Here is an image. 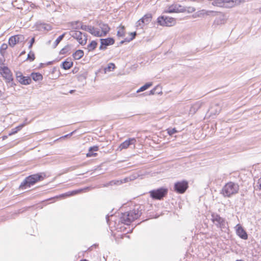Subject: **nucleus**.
<instances>
[{"label":"nucleus","instance_id":"f257e3e1","mask_svg":"<svg viewBox=\"0 0 261 261\" xmlns=\"http://www.w3.org/2000/svg\"><path fill=\"white\" fill-rule=\"evenodd\" d=\"M141 206L135 208L132 211L122 214L120 218V221L125 224L129 225L130 223L137 219L142 214Z\"/></svg>","mask_w":261,"mask_h":261},{"label":"nucleus","instance_id":"f03ea898","mask_svg":"<svg viewBox=\"0 0 261 261\" xmlns=\"http://www.w3.org/2000/svg\"><path fill=\"white\" fill-rule=\"evenodd\" d=\"M239 189V186L237 183L229 181L223 187L220 191V194L224 197L229 198L237 194Z\"/></svg>","mask_w":261,"mask_h":261},{"label":"nucleus","instance_id":"7ed1b4c3","mask_svg":"<svg viewBox=\"0 0 261 261\" xmlns=\"http://www.w3.org/2000/svg\"><path fill=\"white\" fill-rule=\"evenodd\" d=\"M43 179V177L39 174H35L27 177L20 185L19 188L21 190H25L34 185L36 182Z\"/></svg>","mask_w":261,"mask_h":261},{"label":"nucleus","instance_id":"20e7f679","mask_svg":"<svg viewBox=\"0 0 261 261\" xmlns=\"http://www.w3.org/2000/svg\"><path fill=\"white\" fill-rule=\"evenodd\" d=\"M211 217V220L218 228L222 229L227 227V222L226 220L223 218L221 217L220 215L213 213L212 214Z\"/></svg>","mask_w":261,"mask_h":261},{"label":"nucleus","instance_id":"39448f33","mask_svg":"<svg viewBox=\"0 0 261 261\" xmlns=\"http://www.w3.org/2000/svg\"><path fill=\"white\" fill-rule=\"evenodd\" d=\"M158 25L162 27H171L175 24V18L165 16H159L157 19Z\"/></svg>","mask_w":261,"mask_h":261},{"label":"nucleus","instance_id":"423d86ee","mask_svg":"<svg viewBox=\"0 0 261 261\" xmlns=\"http://www.w3.org/2000/svg\"><path fill=\"white\" fill-rule=\"evenodd\" d=\"M70 35L71 37L75 39L81 45L86 44L87 40L86 34L83 33L81 31L74 30L70 32Z\"/></svg>","mask_w":261,"mask_h":261},{"label":"nucleus","instance_id":"0eeeda50","mask_svg":"<svg viewBox=\"0 0 261 261\" xmlns=\"http://www.w3.org/2000/svg\"><path fill=\"white\" fill-rule=\"evenodd\" d=\"M152 18V15L151 13H148L146 14L136 22V29H143L146 25L148 24L151 22Z\"/></svg>","mask_w":261,"mask_h":261},{"label":"nucleus","instance_id":"6e6552de","mask_svg":"<svg viewBox=\"0 0 261 261\" xmlns=\"http://www.w3.org/2000/svg\"><path fill=\"white\" fill-rule=\"evenodd\" d=\"M168 193L166 188H161L149 192L150 197L154 199L161 200L165 197Z\"/></svg>","mask_w":261,"mask_h":261},{"label":"nucleus","instance_id":"1a4fd4ad","mask_svg":"<svg viewBox=\"0 0 261 261\" xmlns=\"http://www.w3.org/2000/svg\"><path fill=\"white\" fill-rule=\"evenodd\" d=\"M186 11V8L178 4H174L169 6L165 10L164 12L166 13H181Z\"/></svg>","mask_w":261,"mask_h":261},{"label":"nucleus","instance_id":"9d476101","mask_svg":"<svg viewBox=\"0 0 261 261\" xmlns=\"http://www.w3.org/2000/svg\"><path fill=\"white\" fill-rule=\"evenodd\" d=\"M188 188V182L186 180L177 181L174 184V190L178 193H184Z\"/></svg>","mask_w":261,"mask_h":261},{"label":"nucleus","instance_id":"9b49d317","mask_svg":"<svg viewBox=\"0 0 261 261\" xmlns=\"http://www.w3.org/2000/svg\"><path fill=\"white\" fill-rule=\"evenodd\" d=\"M212 4L217 7L231 8L235 5V3L233 0H216Z\"/></svg>","mask_w":261,"mask_h":261},{"label":"nucleus","instance_id":"f8f14e48","mask_svg":"<svg viewBox=\"0 0 261 261\" xmlns=\"http://www.w3.org/2000/svg\"><path fill=\"white\" fill-rule=\"evenodd\" d=\"M0 73L7 82L10 83L13 81L12 74L10 70L7 67H1Z\"/></svg>","mask_w":261,"mask_h":261},{"label":"nucleus","instance_id":"ddd939ff","mask_svg":"<svg viewBox=\"0 0 261 261\" xmlns=\"http://www.w3.org/2000/svg\"><path fill=\"white\" fill-rule=\"evenodd\" d=\"M16 77L17 80L21 84L29 85L31 83V78L29 76H24L21 72H16Z\"/></svg>","mask_w":261,"mask_h":261},{"label":"nucleus","instance_id":"4468645a","mask_svg":"<svg viewBox=\"0 0 261 261\" xmlns=\"http://www.w3.org/2000/svg\"><path fill=\"white\" fill-rule=\"evenodd\" d=\"M24 37L22 35H16L11 36L9 39L10 46L13 47L17 43L22 42L24 41Z\"/></svg>","mask_w":261,"mask_h":261},{"label":"nucleus","instance_id":"2eb2a0df","mask_svg":"<svg viewBox=\"0 0 261 261\" xmlns=\"http://www.w3.org/2000/svg\"><path fill=\"white\" fill-rule=\"evenodd\" d=\"M136 142L135 138H129L128 140H125L121 143L118 148V150L121 151L122 149L127 148L130 145H135Z\"/></svg>","mask_w":261,"mask_h":261},{"label":"nucleus","instance_id":"dca6fc26","mask_svg":"<svg viewBox=\"0 0 261 261\" xmlns=\"http://www.w3.org/2000/svg\"><path fill=\"white\" fill-rule=\"evenodd\" d=\"M98 26L101 30V31H100V34H101V37L106 36L110 30V28L109 27L108 24L102 22L99 23Z\"/></svg>","mask_w":261,"mask_h":261},{"label":"nucleus","instance_id":"f3484780","mask_svg":"<svg viewBox=\"0 0 261 261\" xmlns=\"http://www.w3.org/2000/svg\"><path fill=\"white\" fill-rule=\"evenodd\" d=\"M236 233L241 239L246 240L248 238V236L245 230L240 225L238 224L236 226Z\"/></svg>","mask_w":261,"mask_h":261},{"label":"nucleus","instance_id":"a211bd4d","mask_svg":"<svg viewBox=\"0 0 261 261\" xmlns=\"http://www.w3.org/2000/svg\"><path fill=\"white\" fill-rule=\"evenodd\" d=\"M88 189H89V188L87 187V188H84V189H79V190H73L72 191H69L64 194L60 195L59 196L65 197L73 196V195L77 194L83 191H86V190H88Z\"/></svg>","mask_w":261,"mask_h":261},{"label":"nucleus","instance_id":"6ab92c4d","mask_svg":"<svg viewBox=\"0 0 261 261\" xmlns=\"http://www.w3.org/2000/svg\"><path fill=\"white\" fill-rule=\"evenodd\" d=\"M29 123V122H28L27 119H25L24 122L23 123L20 124L19 125L17 126V127L14 128H12L11 130V132L9 134V135L11 136L16 134L18 131L20 130L23 128V127H24L25 125Z\"/></svg>","mask_w":261,"mask_h":261},{"label":"nucleus","instance_id":"aec40b11","mask_svg":"<svg viewBox=\"0 0 261 261\" xmlns=\"http://www.w3.org/2000/svg\"><path fill=\"white\" fill-rule=\"evenodd\" d=\"M98 146H93L89 148L88 152L86 154V156L87 157H92V156H96L97 155V153L95 152L98 150Z\"/></svg>","mask_w":261,"mask_h":261},{"label":"nucleus","instance_id":"412c9836","mask_svg":"<svg viewBox=\"0 0 261 261\" xmlns=\"http://www.w3.org/2000/svg\"><path fill=\"white\" fill-rule=\"evenodd\" d=\"M198 16H203L204 15H213L215 16L217 14V12L211 10H201L199 11L198 12Z\"/></svg>","mask_w":261,"mask_h":261},{"label":"nucleus","instance_id":"4be33fe9","mask_svg":"<svg viewBox=\"0 0 261 261\" xmlns=\"http://www.w3.org/2000/svg\"><path fill=\"white\" fill-rule=\"evenodd\" d=\"M100 43H102V45H105V46H107L111 45H113L115 43V40L112 38H107L106 39H100Z\"/></svg>","mask_w":261,"mask_h":261},{"label":"nucleus","instance_id":"5701e85b","mask_svg":"<svg viewBox=\"0 0 261 261\" xmlns=\"http://www.w3.org/2000/svg\"><path fill=\"white\" fill-rule=\"evenodd\" d=\"M73 65V62L71 59H67L66 61H64L61 65V67L65 70L70 69Z\"/></svg>","mask_w":261,"mask_h":261},{"label":"nucleus","instance_id":"b1692460","mask_svg":"<svg viewBox=\"0 0 261 261\" xmlns=\"http://www.w3.org/2000/svg\"><path fill=\"white\" fill-rule=\"evenodd\" d=\"M88 32L96 37H101V34H100L99 30L97 28H94L92 25H91L90 27V30H89Z\"/></svg>","mask_w":261,"mask_h":261},{"label":"nucleus","instance_id":"393cba45","mask_svg":"<svg viewBox=\"0 0 261 261\" xmlns=\"http://www.w3.org/2000/svg\"><path fill=\"white\" fill-rule=\"evenodd\" d=\"M203 105V102L201 101H198L195 102L194 104L192 105L190 111L196 112L199 109H200Z\"/></svg>","mask_w":261,"mask_h":261},{"label":"nucleus","instance_id":"a878e982","mask_svg":"<svg viewBox=\"0 0 261 261\" xmlns=\"http://www.w3.org/2000/svg\"><path fill=\"white\" fill-rule=\"evenodd\" d=\"M84 56V52L82 50H77L72 55L73 58L75 60H79Z\"/></svg>","mask_w":261,"mask_h":261},{"label":"nucleus","instance_id":"bb28decb","mask_svg":"<svg viewBox=\"0 0 261 261\" xmlns=\"http://www.w3.org/2000/svg\"><path fill=\"white\" fill-rule=\"evenodd\" d=\"M220 110L221 109L219 106L218 104H216L214 106L212 107L209 111H211V114L216 115L218 114L220 112Z\"/></svg>","mask_w":261,"mask_h":261},{"label":"nucleus","instance_id":"cd10ccee","mask_svg":"<svg viewBox=\"0 0 261 261\" xmlns=\"http://www.w3.org/2000/svg\"><path fill=\"white\" fill-rule=\"evenodd\" d=\"M31 77L36 82L41 81L43 79L42 74L39 73H33L31 74Z\"/></svg>","mask_w":261,"mask_h":261},{"label":"nucleus","instance_id":"c85d7f7f","mask_svg":"<svg viewBox=\"0 0 261 261\" xmlns=\"http://www.w3.org/2000/svg\"><path fill=\"white\" fill-rule=\"evenodd\" d=\"M161 93H162V91L160 89V87L159 86H156L149 91V95H154L156 94H159Z\"/></svg>","mask_w":261,"mask_h":261},{"label":"nucleus","instance_id":"c756f323","mask_svg":"<svg viewBox=\"0 0 261 261\" xmlns=\"http://www.w3.org/2000/svg\"><path fill=\"white\" fill-rule=\"evenodd\" d=\"M97 43L95 41H92L87 46V49L89 51L93 50L97 46Z\"/></svg>","mask_w":261,"mask_h":261},{"label":"nucleus","instance_id":"7c9ffc66","mask_svg":"<svg viewBox=\"0 0 261 261\" xmlns=\"http://www.w3.org/2000/svg\"><path fill=\"white\" fill-rule=\"evenodd\" d=\"M152 84L151 83H147L145 84L144 86H142L140 89H139L137 91V92L139 93V92L145 91V90L147 89L148 88L151 87L152 86Z\"/></svg>","mask_w":261,"mask_h":261},{"label":"nucleus","instance_id":"2f4dec72","mask_svg":"<svg viewBox=\"0 0 261 261\" xmlns=\"http://www.w3.org/2000/svg\"><path fill=\"white\" fill-rule=\"evenodd\" d=\"M117 35L118 37H124L125 35L124 32V26H120L119 29L117 33Z\"/></svg>","mask_w":261,"mask_h":261},{"label":"nucleus","instance_id":"473e14b6","mask_svg":"<svg viewBox=\"0 0 261 261\" xmlns=\"http://www.w3.org/2000/svg\"><path fill=\"white\" fill-rule=\"evenodd\" d=\"M65 35V33H64L57 38V39L55 40V41L54 42L55 47H56L58 45V44L60 42V41L63 39Z\"/></svg>","mask_w":261,"mask_h":261},{"label":"nucleus","instance_id":"72a5a7b5","mask_svg":"<svg viewBox=\"0 0 261 261\" xmlns=\"http://www.w3.org/2000/svg\"><path fill=\"white\" fill-rule=\"evenodd\" d=\"M69 50H70V46L68 45H66L60 50V54H61V55L66 54L67 53H68L69 51Z\"/></svg>","mask_w":261,"mask_h":261},{"label":"nucleus","instance_id":"f704fd0d","mask_svg":"<svg viewBox=\"0 0 261 261\" xmlns=\"http://www.w3.org/2000/svg\"><path fill=\"white\" fill-rule=\"evenodd\" d=\"M115 68V65L113 63H110L108 64V66L107 68H105V72L106 71H110L111 69L113 70Z\"/></svg>","mask_w":261,"mask_h":261},{"label":"nucleus","instance_id":"c9c22d12","mask_svg":"<svg viewBox=\"0 0 261 261\" xmlns=\"http://www.w3.org/2000/svg\"><path fill=\"white\" fill-rule=\"evenodd\" d=\"M28 60L30 61H33L35 59V55L33 53L30 51V53L28 55Z\"/></svg>","mask_w":261,"mask_h":261},{"label":"nucleus","instance_id":"e433bc0d","mask_svg":"<svg viewBox=\"0 0 261 261\" xmlns=\"http://www.w3.org/2000/svg\"><path fill=\"white\" fill-rule=\"evenodd\" d=\"M168 134L170 136L173 135L174 134L176 133L177 132V130L175 128H168L167 129Z\"/></svg>","mask_w":261,"mask_h":261},{"label":"nucleus","instance_id":"4c0bfd02","mask_svg":"<svg viewBox=\"0 0 261 261\" xmlns=\"http://www.w3.org/2000/svg\"><path fill=\"white\" fill-rule=\"evenodd\" d=\"M136 35V33L135 32L130 33V36H131V37L129 39L125 38V40L127 42H129L130 41L133 40L135 38Z\"/></svg>","mask_w":261,"mask_h":261},{"label":"nucleus","instance_id":"58836bf2","mask_svg":"<svg viewBox=\"0 0 261 261\" xmlns=\"http://www.w3.org/2000/svg\"><path fill=\"white\" fill-rule=\"evenodd\" d=\"M186 12H188V13H192L195 11V9L193 7H186Z\"/></svg>","mask_w":261,"mask_h":261},{"label":"nucleus","instance_id":"ea45409f","mask_svg":"<svg viewBox=\"0 0 261 261\" xmlns=\"http://www.w3.org/2000/svg\"><path fill=\"white\" fill-rule=\"evenodd\" d=\"M90 27H91V25H82L81 26V29L83 30H85L87 32H89V30H90Z\"/></svg>","mask_w":261,"mask_h":261},{"label":"nucleus","instance_id":"a19ab883","mask_svg":"<svg viewBox=\"0 0 261 261\" xmlns=\"http://www.w3.org/2000/svg\"><path fill=\"white\" fill-rule=\"evenodd\" d=\"M34 42H35V38H32L30 41V45L29 46V48L30 49H31L32 48V45H33V43H34Z\"/></svg>","mask_w":261,"mask_h":261},{"label":"nucleus","instance_id":"79ce46f5","mask_svg":"<svg viewBox=\"0 0 261 261\" xmlns=\"http://www.w3.org/2000/svg\"><path fill=\"white\" fill-rule=\"evenodd\" d=\"M107 47L105 46V45H102V43H100V45L99 46V49L100 50H105L106 49Z\"/></svg>","mask_w":261,"mask_h":261},{"label":"nucleus","instance_id":"37998d69","mask_svg":"<svg viewBox=\"0 0 261 261\" xmlns=\"http://www.w3.org/2000/svg\"><path fill=\"white\" fill-rule=\"evenodd\" d=\"M75 132V130H74V131L72 132L71 133H69V134H67V135H66L63 136L62 138H66L68 136H71Z\"/></svg>","mask_w":261,"mask_h":261},{"label":"nucleus","instance_id":"c03bdc74","mask_svg":"<svg viewBox=\"0 0 261 261\" xmlns=\"http://www.w3.org/2000/svg\"><path fill=\"white\" fill-rule=\"evenodd\" d=\"M7 48V45L6 44H2V45L1 46V48L3 49H6V48Z\"/></svg>","mask_w":261,"mask_h":261},{"label":"nucleus","instance_id":"a18cd8bd","mask_svg":"<svg viewBox=\"0 0 261 261\" xmlns=\"http://www.w3.org/2000/svg\"><path fill=\"white\" fill-rule=\"evenodd\" d=\"M113 184H116V182H114L113 181H111L109 183L107 184L105 186H108L109 185H112Z\"/></svg>","mask_w":261,"mask_h":261},{"label":"nucleus","instance_id":"49530a36","mask_svg":"<svg viewBox=\"0 0 261 261\" xmlns=\"http://www.w3.org/2000/svg\"><path fill=\"white\" fill-rule=\"evenodd\" d=\"M258 184L259 185V189L261 190V177L258 179Z\"/></svg>","mask_w":261,"mask_h":261},{"label":"nucleus","instance_id":"de8ad7c7","mask_svg":"<svg viewBox=\"0 0 261 261\" xmlns=\"http://www.w3.org/2000/svg\"><path fill=\"white\" fill-rule=\"evenodd\" d=\"M45 29L47 30H51V27L50 25H47L46 27H45Z\"/></svg>","mask_w":261,"mask_h":261},{"label":"nucleus","instance_id":"09e8293b","mask_svg":"<svg viewBox=\"0 0 261 261\" xmlns=\"http://www.w3.org/2000/svg\"><path fill=\"white\" fill-rule=\"evenodd\" d=\"M3 93L0 90V99H3Z\"/></svg>","mask_w":261,"mask_h":261},{"label":"nucleus","instance_id":"8fccbe9b","mask_svg":"<svg viewBox=\"0 0 261 261\" xmlns=\"http://www.w3.org/2000/svg\"><path fill=\"white\" fill-rule=\"evenodd\" d=\"M124 42H127V41L125 40V39L124 40H122V41L120 42V43H121V44H122V43H123Z\"/></svg>","mask_w":261,"mask_h":261},{"label":"nucleus","instance_id":"3c124183","mask_svg":"<svg viewBox=\"0 0 261 261\" xmlns=\"http://www.w3.org/2000/svg\"><path fill=\"white\" fill-rule=\"evenodd\" d=\"M72 92H73V90H71V91H70V93H72Z\"/></svg>","mask_w":261,"mask_h":261}]
</instances>
